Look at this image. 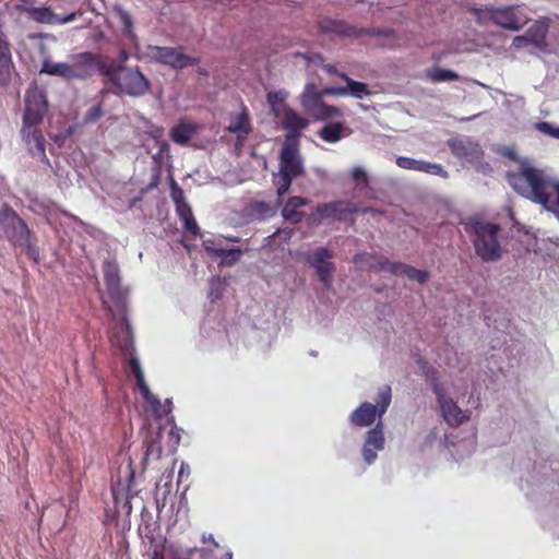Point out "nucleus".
Instances as JSON below:
<instances>
[{
	"mask_svg": "<svg viewBox=\"0 0 559 559\" xmlns=\"http://www.w3.org/2000/svg\"><path fill=\"white\" fill-rule=\"evenodd\" d=\"M508 182L522 197L552 212L559 221V181L545 170L522 164L518 173H508Z\"/></svg>",
	"mask_w": 559,
	"mask_h": 559,
	"instance_id": "obj_1",
	"label": "nucleus"
},
{
	"mask_svg": "<svg viewBox=\"0 0 559 559\" xmlns=\"http://www.w3.org/2000/svg\"><path fill=\"white\" fill-rule=\"evenodd\" d=\"M508 182L522 197L552 212L559 221V181L545 170L522 164L518 173H508Z\"/></svg>",
	"mask_w": 559,
	"mask_h": 559,
	"instance_id": "obj_2",
	"label": "nucleus"
},
{
	"mask_svg": "<svg viewBox=\"0 0 559 559\" xmlns=\"http://www.w3.org/2000/svg\"><path fill=\"white\" fill-rule=\"evenodd\" d=\"M103 273L107 294L112 300L117 312L121 316L120 331L111 337V342L124 354L133 350L131 328L126 317V290L121 287L120 269L115 258H107L103 264Z\"/></svg>",
	"mask_w": 559,
	"mask_h": 559,
	"instance_id": "obj_3",
	"label": "nucleus"
},
{
	"mask_svg": "<svg viewBox=\"0 0 559 559\" xmlns=\"http://www.w3.org/2000/svg\"><path fill=\"white\" fill-rule=\"evenodd\" d=\"M0 237L21 248L35 262L39 260L38 248L31 239V230L17 213L3 204L0 209Z\"/></svg>",
	"mask_w": 559,
	"mask_h": 559,
	"instance_id": "obj_4",
	"label": "nucleus"
},
{
	"mask_svg": "<svg viewBox=\"0 0 559 559\" xmlns=\"http://www.w3.org/2000/svg\"><path fill=\"white\" fill-rule=\"evenodd\" d=\"M99 73L106 76L119 93L128 96L141 97L151 87L148 79L138 67L108 64L100 67Z\"/></svg>",
	"mask_w": 559,
	"mask_h": 559,
	"instance_id": "obj_5",
	"label": "nucleus"
},
{
	"mask_svg": "<svg viewBox=\"0 0 559 559\" xmlns=\"http://www.w3.org/2000/svg\"><path fill=\"white\" fill-rule=\"evenodd\" d=\"M304 171L301 156L298 151L296 135H286L281 156L278 174L274 176L277 194H285L292 185L293 179Z\"/></svg>",
	"mask_w": 559,
	"mask_h": 559,
	"instance_id": "obj_6",
	"label": "nucleus"
},
{
	"mask_svg": "<svg viewBox=\"0 0 559 559\" xmlns=\"http://www.w3.org/2000/svg\"><path fill=\"white\" fill-rule=\"evenodd\" d=\"M392 402V390L389 385L379 389L376 404L362 402L349 415L348 421L350 426L357 428L371 427L377 421H382L383 415L386 413Z\"/></svg>",
	"mask_w": 559,
	"mask_h": 559,
	"instance_id": "obj_7",
	"label": "nucleus"
},
{
	"mask_svg": "<svg viewBox=\"0 0 559 559\" xmlns=\"http://www.w3.org/2000/svg\"><path fill=\"white\" fill-rule=\"evenodd\" d=\"M473 13L480 24L492 21L512 32L521 29L530 21V15L522 5L475 9Z\"/></svg>",
	"mask_w": 559,
	"mask_h": 559,
	"instance_id": "obj_8",
	"label": "nucleus"
},
{
	"mask_svg": "<svg viewBox=\"0 0 559 559\" xmlns=\"http://www.w3.org/2000/svg\"><path fill=\"white\" fill-rule=\"evenodd\" d=\"M475 234L474 246L478 257L484 261H497L501 257V248L498 241L499 226L491 223L475 221L473 223Z\"/></svg>",
	"mask_w": 559,
	"mask_h": 559,
	"instance_id": "obj_9",
	"label": "nucleus"
},
{
	"mask_svg": "<svg viewBox=\"0 0 559 559\" xmlns=\"http://www.w3.org/2000/svg\"><path fill=\"white\" fill-rule=\"evenodd\" d=\"M147 57L158 63L180 70L198 63V59L183 52L181 47L147 46Z\"/></svg>",
	"mask_w": 559,
	"mask_h": 559,
	"instance_id": "obj_10",
	"label": "nucleus"
},
{
	"mask_svg": "<svg viewBox=\"0 0 559 559\" xmlns=\"http://www.w3.org/2000/svg\"><path fill=\"white\" fill-rule=\"evenodd\" d=\"M129 367L131 373L136 379V385L141 395L143 396L152 412L157 417H163L167 415L170 412L171 402L169 400H166L165 404H162L160 401L151 392L145 381L144 372L141 368L139 359L135 357H130Z\"/></svg>",
	"mask_w": 559,
	"mask_h": 559,
	"instance_id": "obj_11",
	"label": "nucleus"
},
{
	"mask_svg": "<svg viewBox=\"0 0 559 559\" xmlns=\"http://www.w3.org/2000/svg\"><path fill=\"white\" fill-rule=\"evenodd\" d=\"M433 392L444 421L452 426L457 427L469 419L467 411H463L457 403L448 396L439 382H433Z\"/></svg>",
	"mask_w": 559,
	"mask_h": 559,
	"instance_id": "obj_12",
	"label": "nucleus"
},
{
	"mask_svg": "<svg viewBox=\"0 0 559 559\" xmlns=\"http://www.w3.org/2000/svg\"><path fill=\"white\" fill-rule=\"evenodd\" d=\"M385 448L384 427L382 421H377L374 427L369 429L364 438L361 447V456L367 465H372L377 459L379 452H382Z\"/></svg>",
	"mask_w": 559,
	"mask_h": 559,
	"instance_id": "obj_13",
	"label": "nucleus"
},
{
	"mask_svg": "<svg viewBox=\"0 0 559 559\" xmlns=\"http://www.w3.org/2000/svg\"><path fill=\"white\" fill-rule=\"evenodd\" d=\"M332 258V251L324 247L318 248L306 254V261L316 270L319 280L326 288L332 284L331 273L334 267L331 262Z\"/></svg>",
	"mask_w": 559,
	"mask_h": 559,
	"instance_id": "obj_14",
	"label": "nucleus"
},
{
	"mask_svg": "<svg viewBox=\"0 0 559 559\" xmlns=\"http://www.w3.org/2000/svg\"><path fill=\"white\" fill-rule=\"evenodd\" d=\"M74 80H86L93 76L104 64L99 57L92 52L73 53L69 57Z\"/></svg>",
	"mask_w": 559,
	"mask_h": 559,
	"instance_id": "obj_15",
	"label": "nucleus"
},
{
	"mask_svg": "<svg viewBox=\"0 0 559 559\" xmlns=\"http://www.w3.org/2000/svg\"><path fill=\"white\" fill-rule=\"evenodd\" d=\"M47 99L41 90L31 86L25 95L23 122H41L47 111Z\"/></svg>",
	"mask_w": 559,
	"mask_h": 559,
	"instance_id": "obj_16",
	"label": "nucleus"
},
{
	"mask_svg": "<svg viewBox=\"0 0 559 559\" xmlns=\"http://www.w3.org/2000/svg\"><path fill=\"white\" fill-rule=\"evenodd\" d=\"M40 122H23L21 136L31 155L46 159L45 139L38 129Z\"/></svg>",
	"mask_w": 559,
	"mask_h": 559,
	"instance_id": "obj_17",
	"label": "nucleus"
},
{
	"mask_svg": "<svg viewBox=\"0 0 559 559\" xmlns=\"http://www.w3.org/2000/svg\"><path fill=\"white\" fill-rule=\"evenodd\" d=\"M452 153L468 163H478L481 158L480 146L469 139H452L448 141Z\"/></svg>",
	"mask_w": 559,
	"mask_h": 559,
	"instance_id": "obj_18",
	"label": "nucleus"
},
{
	"mask_svg": "<svg viewBox=\"0 0 559 559\" xmlns=\"http://www.w3.org/2000/svg\"><path fill=\"white\" fill-rule=\"evenodd\" d=\"M396 165L403 169L420 171L430 175H437L442 178H448V171L440 164L400 156L396 158Z\"/></svg>",
	"mask_w": 559,
	"mask_h": 559,
	"instance_id": "obj_19",
	"label": "nucleus"
},
{
	"mask_svg": "<svg viewBox=\"0 0 559 559\" xmlns=\"http://www.w3.org/2000/svg\"><path fill=\"white\" fill-rule=\"evenodd\" d=\"M345 82L346 86H340V87H330L324 91L325 94L330 95H336V96H352L357 99H362L371 94L368 86L358 81H354L350 78H348L346 74L340 75Z\"/></svg>",
	"mask_w": 559,
	"mask_h": 559,
	"instance_id": "obj_20",
	"label": "nucleus"
},
{
	"mask_svg": "<svg viewBox=\"0 0 559 559\" xmlns=\"http://www.w3.org/2000/svg\"><path fill=\"white\" fill-rule=\"evenodd\" d=\"M133 478L134 473L131 468V461L128 459L124 469L119 471L117 486L112 488V496L117 503H119L122 500H129V491L131 489Z\"/></svg>",
	"mask_w": 559,
	"mask_h": 559,
	"instance_id": "obj_21",
	"label": "nucleus"
},
{
	"mask_svg": "<svg viewBox=\"0 0 559 559\" xmlns=\"http://www.w3.org/2000/svg\"><path fill=\"white\" fill-rule=\"evenodd\" d=\"M251 130L249 112L245 106H241L238 112L230 114L229 124L227 126L228 132L234 133L238 140H242Z\"/></svg>",
	"mask_w": 559,
	"mask_h": 559,
	"instance_id": "obj_22",
	"label": "nucleus"
},
{
	"mask_svg": "<svg viewBox=\"0 0 559 559\" xmlns=\"http://www.w3.org/2000/svg\"><path fill=\"white\" fill-rule=\"evenodd\" d=\"M385 269H388V273L395 276H405L409 280L416 281L420 284H424L429 278V273L427 271L417 270L412 265L401 263V262H384L383 264Z\"/></svg>",
	"mask_w": 559,
	"mask_h": 559,
	"instance_id": "obj_23",
	"label": "nucleus"
},
{
	"mask_svg": "<svg viewBox=\"0 0 559 559\" xmlns=\"http://www.w3.org/2000/svg\"><path fill=\"white\" fill-rule=\"evenodd\" d=\"M14 66L12 62L10 45L3 33L0 32V83L8 85L11 81Z\"/></svg>",
	"mask_w": 559,
	"mask_h": 559,
	"instance_id": "obj_24",
	"label": "nucleus"
},
{
	"mask_svg": "<svg viewBox=\"0 0 559 559\" xmlns=\"http://www.w3.org/2000/svg\"><path fill=\"white\" fill-rule=\"evenodd\" d=\"M243 212L248 222H264L275 215V207L265 201H254Z\"/></svg>",
	"mask_w": 559,
	"mask_h": 559,
	"instance_id": "obj_25",
	"label": "nucleus"
},
{
	"mask_svg": "<svg viewBox=\"0 0 559 559\" xmlns=\"http://www.w3.org/2000/svg\"><path fill=\"white\" fill-rule=\"evenodd\" d=\"M199 124L181 120L178 124L171 128L170 139L180 145H186L198 133Z\"/></svg>",
	"mask_w": 559,
	"mask_h": 559,
	"instance_id": "obj_26",
	"label": "nucleus"
},
{
	"mask_svg": "<svg viewBox=\"0 0 559 559\" xmlns=\"http://www.w3.org/2000/svg\"><path fill=\"white\" fill-rule=\"evenodd\" d=\"M549 28V20L544 17L536 21L527 31L526 35L530 38V43L532 47L544 50L547 46L546 44V34Z\"/></svg>",
	"mask_w": 559,
	"mask_h": 559,
	"instance_id": "obj_27",
	"label": "nucleus"
},
{
	"mask_svg": "<svg viewBox=\"0 0 559 559\" xmlns=\"http://www.w3.org/2000/svg\"><path fill=\"white\" fill-rule=\"evenodd\" d=\"M384 262L390 261L383 257L368 252L356 254L354 258L355 265L361 270L388 272V269L383 267Z\"/></svg>",
	"mask_w": 559,
	"mask_h": 559,
	"instance_id": "obj_28",
	"label": "nucleus"
},
{
	"mask_svg": "<svg viewBox=\"0 0 559 559\" xmlns=\"http://www.w3.org/2000/svg\"><path fill=\"white\" fill-rule=\"evenodd\" d=\"M280 118H282L284 128L289 131L287 135H296L298 141V134L308 126V121L290 108L285 110Z\"/></svg>",
	"mask_w": 559,
	"mask_h": 559,
	"instance_id": "obj_29",
	"label": "nucleus"
},
{
	"mask_svg": "<svg viewBox=\"0 0 559 559\" xmlns=\"http://www.w3.org/2000/svg\"><path fill=\"white\" fill-rule=\"evenodd\" d=\"M355 209L350 207L349 203L346 202H333L324 204L317 209V213L322 218L332 217L335 219H343L348 213L355 212Z\"/></svg>",
	"mask_w": 559,
	"mask_h": 559,
	"instance_id": "obj_30",
	"label": "nucleus"
},
{
	"mask_svg": "<svg viewBox=\"0 0 559 559\" xmlns=\"http://www.w3.org/2000/svg\"><path fill=\"white\" fill-rule=\"evenodd\" d=\"M40 73L60 76L64 80H74L70 59L66 62H52L47 59L43 62Z\"/></svg>",
	"mask_w": 559,
	"mask_h": 559,
	"instance_id": "obj_31",
	"label": "nucleus"
},
{
	"mask_svg": "<svg viewBox=\"0 0 559 559\" xmlns=\"http://www.w3.org/2000/svg\"><path fill=\"white\" fill-rule=\"evenodd\" d=\"M307 204V200L302 197H293L284 205L282 215L285 221L296 224L301 221L302 213L298 211L299 207Z\"/></svg>",
	"mask_w": 559,
	"mask_h": 559,
	"instance_id": "obj_32",
	"label": "nucleus"
},
{
	"mask_svg": "<svg viewBox=\"0 0 559 559\" xmlns=\"http://www.w3.org/2000/svg\"><path fill=\"white\" fill-rule=\"evenodd\" d=\"M322 102V95L316 91L314 84H307L304 93L301 94V105L305 110L312 116L317 109V106H319Z\"/></svg>",
	"mask_w": 559,
	"mask_h": 559,
	"instance_id": "obj_33",
	"label": "nucleus"
},
{
	"mask_svg": "<svg viewBox=\"0 0 559 559\" xmlns=\"http://www.w3.org/2000/svg\"><path fill=\"white\" fill-rule=\"evenodd\" d=\"M287 92L284 90L270 92L267 94V103L270 107L272 108L274 115L280 118L282 114L287 110V106L285 104V99L287 98Z\"/></svg>",
	"mask_w": 559,
	"mask_h": 559,
	"instance_id": "obj_34",
	"label": "nucleus"
},
{
	"mask_svg": "<svg viewBox=\"0 0 559 559\" xmlns=\"http://www.w3.org/2000/svg\"><path fill=\"white\" fill-rule=\"evenodd\" d=\"M115 13L123 27V35L133 44L136 41V35L133 29V20L131 15L121 7H115Z\"/></svg>",
	"mask_w": 559,
	"mask_h": 559,
	"instance_id": "obj_35",
	"label": "nucleus"
},
{
	"mask_svg": "<svg viewBox=\"0 0 559 559\" xmlns=\"http://www.w3.org/2000/svg\"><path fill=\"white\" fill-rule=\"evenodd\" d=\"M344 126L340 122L329 123L320 131V138L329 143H336L343 138Z\"/></svg>",
	"mask_w": 559,
	"mask_h": 559,
	"instance_id": "obj_36",
	"label": "nucleus"
},
{
	"mask_svg": "<svg viewBox=\"0 0 559 559\" xmlns=\"http://www.w3.org/2000/svg\"><path fill=\"white\" fill-rule=\"evenodd\" d=\"M28 12L31 17L39 23L56 24V21H58V15L49 8H32Z\"/></svg>",
	"mask_w": 559,
	"mask_h": 559,
	"instance_id": "obj_37",
	"label": "nucleus"
},
{
	"mask_svg": "<svg viewBox=\"0 0 559 559\" xmlns=\"http://www.w3.org/2000/svg\"><path fill=\"white\" fill-rule=\"evenodd\" d=\"M342 116V112L340 108L335 106H331L322 102L319 106H317V109L312 114V117L317 120H328V119H334L340 118Z\"/></svg>",
	"mask_w": 559,
	"mask_h": 559,
	"instance_id": "obj_38",
	"label": "nucleus"
},
{
	"mask_svg": "<svg viewBox=\"0 0 559 559\" xmlns=\"http://www.w3.org/2000/svg\"><path fill=\"white\" fill-rule=\"evenodd\" d=\"M150 135L159 146L158 152L153 155V158L160 162L162 156H164V154L167 153L169 148V144L163 140L164 129L160 127H154L150 130Z\"/></svg>",
	"mask_w": 559,
	"mask_h": 559,
	"instance_id": "obj_39",
	"label": "nucleus"
},
{
	"mask_svg": "<svg viewBox=\"0 0 559 559\" xmlns=\"http://www.w3.org/2000/svg\"><path fill=\"white\" fill-rule=\"evenodd\" d=\"M242 251L240 249H219L217 257L221 258L222 264L231 265L240 260Z\"/></svg>",
	"mask_w": 559,
	"mask_h": 559,
	"instance_id": "obj_40",
	"label": "nucleus"
},
{
	"mask_svg": "<svg viewBox=\"0 0 559 559\" xmlns=\"http://www.w3.org/2000/svg\"><path fill=\"white\" fill-rule=\"evenodd\" d=\"M428 76L435 82L454 81L459 78L455 72L445 69L430 70Z\"/></svg>",
	"mask_w": 559,
	"mask_h": 559,
	"instance_id": "obj_41",
	"label": "nucleus"
},
{
	"mask_svg": "<svg viewBox=\"0 0 559 559\" xmlns=\"http://www.w3.org/2000/svg\"><path fill=\"white\" fill-rule=\"evenodd\" d=\"M535 130L538 132L559 140V127L547 121H539L534 124Z\"/></svg>",
	"mask_w": 559,
	"mask_h": 559,
	"instance_id": "obj_42",
	"label": "nucleus"
},
{
	"mask_svg": "<svg viewBox=\"0 0 559 559\" xmlns=\"http://www.w3.org/2000/svg\"><path fill=\"white\" fill-rule=\"evenodd\" d=\"M160 456V445L157 441L151 440L146 441V450L144 453V463H146L150 459H158Z\"/></svg>",
	"mask_w": 559,
	"mask_h": 559,
	"instance_id": "obj_43",
	"label": "nucleus"
},
{
	"mask_svg": "<svg viewBox=\"0 0 559 559\" xmlns=\"http://www.w3.org/2000/svg\"><path fill=\"white\" fill-rule=\"evenodd\" d=\"M104 115L102 106L95 105L92 108L87 110V112L84 116V122L85 123H93L96 122L98 119H100Z\"/></svg>",
	"mask_w": 559,
	"mask_h": 559,
	"instance_id": "obj_44",
	"label": "nucleus"
},
{
	"mask_svg": "<svg viewBox=\"0 0 559 559\" xmlns=\"http://www.w3.org/2000/svg\"><path fill=\"white\" fill-rule=\"evenodd\" d=\"M350 175H352L353 180L356 181L358 185L359 183H362V185L368 183L367 173L364 167H361V166L353 167Z\"/></svg>",
	"mask_w": 559,
	"mask_h": 559,
	"instance_id": "obj_45",
	"label": "nucleus"
},
{
	"mask_svg": "<svg viewBox=\"0 0 559 559\" xmlns=\"http://www.w3.org/2000/svg\"><path fill=\"white\" fill-rule=\"evenodd\" d=\"M171 199L175 202L176 206L180 203H185V194L181 188L177 186L175 181L171 183Z\"/></svg>",
	"mask_w": 559,
	"mask_h": 559,
	"instance_id": "obj_46",
	"label": "nucleus"
},
{
	"mask_svg": "<svg viewBox=\"0 0 559 559\" xmlns=\"http://www.w3.org/2000/svg\"><path fill=\"white\" fill-rule=\"evenodd\" d=\"M512 47L515 49H522V48L532 47V44L530 43L528 36L526 34H524V35L515 36L513 38Z\"/></svg>",
	"mask_w": 559,
	"mask_h": 559,
	"instance_id": "obj_47",
	"label": "nucleus"
},
{
	"mask_svg": "<svg viewBox=\"0 0 559 559\" xmlns=\"http://www.w3.org/2000/svg\"><path fill=\"white\" fill-rule=\"evenodd\" d=\"M176 211L179 215V217L185 221L187 218H190L192 215V211L187 202L180 203L176 206Z\"/></svg>",
	"mask_w": 559,
	"mask_h": 559,
	"instance_id": "obj_48",
	"label": "nucleus"
},
{
	"mask_svg": "<svg viewBox=\"0 0 559 559\" xmlns=\"http://www.w3.org/2000/svg\"><path fill=\"white\" fill-rule=\"evenodd\" d=\"M203 247H204V250L212 254V255H216L218 254V251L221 248L216 247V242L215 240L213 239H204L203 240Z\"/></svg>",
	"mask_w": 559,
	"mask_h": 559,
	"instance_id": "obj_49",
	"label": "nucleus"
},
{
	"mask_svg": "<svg viewBox=\"0 0 559 559\" xmlns=\"http://www.w3.org/2000/svg\"><path fill=\"white\" fill-rule=\"evenodd\" d=\"M221 286H222V283H221L219 278L212 280L210 297L213 300L219 298V296H221V290H219Z\"/></svg>",
	"mask_w": 559,
	"mask_h": 559,
	"instance_id": "obj_50",
	"label": "nucleus"
},
{
	"mask_svg": "<svg viewBox=\"0 0 559 559\" xmlns=\"http://www.w3.org/2000/svg\"><path fill=\"white\" fill-rule=\"evenodd\" d=\"M183 223H185V228L188 231H190L193 235H198L199 234L200 229H199V227H198L193 216H191L190 218L185 219Z\"/></svg>",
	"mask_w": 559,
	"mask_h": 559,
	"instance_id": "obj_51",
	"label": "nucleus"
},
{
	"mask_svg": "<svg viewBox=\"0 0 559 559\" xmlns=\"http://www.w3.org/2000/svg\"><path fill=\"white\" fill-rule=\"evenodd\" d=\"M195 551H199L201 554V557L202 559H210V555L212 552L211 549H206V548H201V549H194ZM222 559H233V554L231 551H225L224 556L222 557Z\"/></svg>",
	"mask_w": 559,
	"mask_h": 559,
	"instance_id": "obj_52",
	"label": "nucleus"
},
{
	"mask_svg": "<svg viewBox=\"0 0 559 559\" xmlns=\"http://www.w3.org/2000/svg\"><path fill=\"white\" fill-rule=\"evenodd\" d=\"M190 475V466L186 462H181L180 468L178 472V481H180L183 477H189Z\"/></svg>",
	"mask_w": 559,
	"mask_h": 559,
	"instance_id": "obj_53",
	"label": "nucleus"
},
{
	"mask_svg": "<svg viewBox=\"0 0 559 559\" xmlns=\"http://www.w3.org/2000/svg\"><path fill=\"white\" fill-rule=\"evenodd\" d=\"M75 16H76V13H75V12L70 13V14H68L67 16H63V17H61V16H59V15H58V21H56V24H57V25L68 24V23H70V22H72V21L75 19Z\"/></svg>",
	"mask_w": 559,
	"mask_h": 559,
	"instance_id": "obj_54",
	"label": "nucleus"
},
{
	"mask_svg": "<svg viewBox=\"0 0 559 559\" xmlns=\"http://www.w3.org/2000/svg\"><path fill=\"white\" fill-rule=\"evenodd\" d=\"M202 542L203 543L211 542L214 548H219V544L214 539L212 534L204 533L202 535Z\"/></svg>",
	"mask_w": 559,
	"mask_h": 559,
	"instance_id": "obj_55",
	"label": "nucleus"
},
{
	"mask_svg": "<svg viewBox=\"0 0 559 559\" xmlns=\"http://www.w3.org/2000/svg\"><path fill=\"white\" fill-rule=\"evenodd\" d=\"M70 135V132L66 133V134H56L53 135L51 139L53 140L55 143L58 144V146H61L64 142V140Z\"/></svg>",
	"mask_w": 559,
	"mask_h": 559,
	"instance_id": "obj_56",
	"label": "nucleus"
},
{
	"mask_svg": "<svg viewBox=\"0 0 559 559\" xmlns=\"http://www.w3.org/2000/svg\"><path fill=\"white\" fill-rule=\"evenodd\" d=\"M118 59H119V61H121V62H126V61H128V60H129V53H128L127 51H124V50H121V51L119 52V55H118Z\"/></svg>",
	"mask_w": 559,
	"mask_h": 559,
	"instance_id": "obj_57",
	"label": "nucleus"
},
{
	"mask_svg": "<svg viewBox=\"0 0 559 559\" xmlns=\"http://www.w3.org/2000/svg\"><path fill=\"white\" fill-rule=\"evenodd\" d=\"M224 239H226L227 241H230V242H238L239 241V238L236 237V236L224 237Z\"/></svg>",
	"mask_w": 559,
	"mask_h": 559,
	"instance_id": "obj_58",
	"label": "nucleus"
},
{
	"mask_svg": "<svg viewBox=\"0 0 559 559\" xmlns=\"http://www.w3.org/2000/svg\"><path fill=\"white\" fill-rule=\"evenodd\" d=\"M325 69L328 72L330 73H333L334 72V67L333 66H325Z\"/></svg>",
	"mask_w": 559,
	"mask_h": 559,
	"instance_id": "obj_59",
	"label": "nucleus"
},
{
	"mask_svg": "<svg viewBox=\"0 0 559 559\" xmlns=\"http://www.w3.org/2000/svg\"><path fill=\"white\" fill-rule=\"evenodd\" d=\"M199 73H200V74H203V75H205V74H206V72H205V71H203L202 69H200V70H199Z\"/></svg>",
	"mask_w": 559,
	"mask_h": 559,
	"instance_id": "obj_60",
	"label": "nucleus"
},
{
	"mask_svg": "<svg viewBox=\"0 0 559 559\" xmlns=\"http://www.w3.org/2000/svg\"><path fill=\"white\" fill-rule=\"evenodd\" d=\"M21 1L24 2V3H31L32 2V0H21Z\"/></svg>",
	"mask_w": 559,
	"mask_h": 559,
	"instance_id": "obj_61",
	"label": "nucleus"
}]
</instances>
